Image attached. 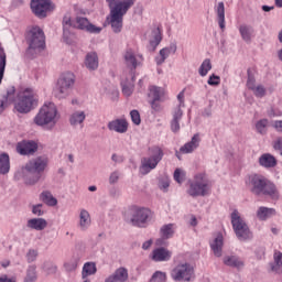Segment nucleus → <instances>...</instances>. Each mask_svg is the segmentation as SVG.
<instances>
[{
    "instance_id": "obj_33",
    "label": "nucleus",
    "mask_w": 282,
    "mask_h": 282,
    "mask_svg": "<svg viewBox=\"0 0 282 282\" xmlns=\"http://www.w3.org/2000/svg\"><path fill=\"white\" fill-rule=\"evenodd\" d=\"M131 79L127 80V79H122L121 82V87H122V94L123 96H131V94H133V83H135V75H130Z\"/></svg>"
},
{
    "instance_id": "obj_16",
    "label": "nucleus",
    "mask_w": 282,
    "mask_h": 282,
    "mask_svg": "<svg viewBox=\"0 0 282 282\" xmlns=\"http://www.w3.org/2000/svg\"><path fill=\"white\" fill-rule=\"evenodd\" d=\"M149 98L152 99V101L150 102L152 109H154V111H159L160 110V100H162V96H164V88L158 87V86H151L149 88Z\"/></svg>"
},
{
    "instance_id": "obj_12",
    "label": "nucleus",
    "mask_w": 282,
    "mask_h": 282,
    "mask_svg": "<svg viewBox=\"0 0 282 282\" xmlns=\"http://www.w3.org/2000/svg\"><path fill=\"white\" fill-rule=\"evenodd\" d=\"M131 224L132 226H138L139 228H143L144 224L149 221V217H151V212L149 208L144 207H132L131 208Z\"/></svg>"
},
{
    "instance_id": "obj_60",
    "label": "nucleus",
    "mask_w": 282,
    "mask_h": 282,
    "mask_svg": "<svg viewBox=\"0 0 282 282\" xmlns=\"http://www.w3.org/2000/svg\"><path fill=\"white\" fill-rule=\"evenodd\" d=\"M177 100L180 101V105L177 107H180V109H182V107L184 106V91H181L177 95Z\"/></svg>"
},
{
    "instance_id": "obj_53",
    "label": "nucleus",
    "mask_w": 282,
    "mask_h": 282,
    "mask_svg": "<svg viewBox=\"0 0 282 282\" xmlns=\"http://www.w3.org/2000/svg\"><path fill=\"white\" fill-rule=\"evenodd\" d=\"M273 149L275 151H280V154L282 155V137H279L274 142H273Z\"/></svg>"
},
{
    "instance_id": "obj_59",
    "label": "nucleus",
    "mask_w": 282,
    "mask_h": 282,
    "mask_svg": "<svg viewBox=\"0 0 282 282\" xmlns=\"http://www.w3.org/2000/svg\"><path fill=\"white\" fill-rule=\"evenodd\" d=\"M0 282H17V279L9 278L8 275L3 274L0 276Z\"/></svg>"
},
{
    "instance_id": "obj_63",
    "label": "nucleus",
    "mask_w": 282,
    "mask_h": 282,
    "mask_svg": "<svg viewBox=\"0 0 282 282\" xmlns=\"http://www.w3.org/2000/svg\"><path fill=\"white\" fill-rule=\"evenodd\" d=\"M164 239H165L164 237H162L161 239H158L155 242L156 246H164Z\"/></svg>"
},
{
    "instance_id": "obj_23",
    "label": "nucleus",
    "mask_w": 282,
    "mask_h": 282,
    "mask_svg": "<svg viewBox=\"0 0 282 282\" xmlns=\"http://www.w3.org/2000/svg\"><path fill=\"white\" fill-rule=\"evenodd\" d=\"M210 248L215 257H221V250L224 248V236L218 234L214 241L210 242Z\"/></svg>"
},
{
    "instance_id": "obj_17",
    "label": "nucleus",
    "mask_w": 282,
    "mask_h": 282,
    "mask_svg": "<svg viewBox=\"0 0 282 282\" xmlns=\"http://www.w3.org/2000/svg\"><path fill=\"white\" fill-rule=\"evenodd\" d=\"M109 131H116V133H127L129 131V122L126 119H115L108 122Z\"/></svg>"
},
{
    "instance_id": "obj_8",
    "label": "nucleus",
    "mask_w": 282,
    "mask_h": 282,
    "mask_svg": "<svg viewBox=\"0 0 282 282\" xmlns=\"http://www.w3.org/2000/svg\"><path fill=\"white\" fill-rule=\"evenodd\" d=\"M39 105V97L32 90H25L20 95L19 101L15 104V109L19 113H29Z\"/></svg>"
},
{
    "instance_id": "obj_39",
    "label": "nucleus",
    "mask_w": 282,
    "mask_h": 282,
    "mask_svg": "<svg viewBox=\"0 0 282 282\" xmlns=\"http://www.w3.org/2000/svg\"><path fill=\"white\" fill-rule=\"evenodd\" d=\"M40 199H42V202L47 206H56V204H58V200L54 198L50 192H43L40 196Z\"/></svg>"
},
{
    "instance_id": "obj_64",
    "label": "nucleus",
    "mask_w": 282,
    "mask_h": 282,
    "mask_svg": "<svg viewBox=\"0 0 282 282\" xmlns=\"http://www.w3.org/2000/svg\"><path fill=\"white\" fill-rule=\"evenodd\" d=\"M191 226H197V218L195 216L192 217Z\"/></svg>"
},
{
    "instance_id": "obj_42",
    "label": "nucleus",
    "mask_w": 282,
    "mask_h": 282,
    "mask_svg": "<svg viewBox=\"0 0 282 282\" xmlns=\"http://www.w3.org/2000/svg\"><path fill=\"white\" fill-rule=\"evenodd\" d=\"M174 232L173 224L165 225L161 228V237H163V239H171Z\"/></svg>"
},
{
    "instance_id": "obj_13",
    "label": "nucleus",
    "mask_w": 282,
    "mask_h": 282,
    "mask_svg": "<svg viewBox=\"0 0 282 282\" xmlns=\"http://www.w3.org/2000/svg\"><path fill=\"white\" fill-rule=\"evenodd\" d=\"M31 9L35 17L40 19H45L48 12H52V1L51 0H32Z\"/></svg>"
},
{
    "instance_id": "obj_15",
    "label": "nucleus",
    "mask_w": 282,
    "mask_h": 282,
    "mask_svg": "<svg viewBox=\"0 0 282 282\" xmlns=\"http://www.w3.org/2000/svg\"><path fill=\"white\" fill-rule=\"evenodd\" d=\"M73 25L77 30H83L84 32H88L89 34H100L102 32V28L94 25L85 17H77Z\"/></svg>"
},
{
    "instance_id": "obj_29",
    "label": "nucleus",
    "mask_w": 282,
    "mask_h": 282,
    "mask_svg": "<svg viewBox=\"0 0 282 282\" xmlns=\"http://www.w3.org/2000/svg\"><path fill=\"white\" fill-rule=\"evenodd\" d=\"M239 33L242 41H245L246 43H251L252 37L254 36V29H252V26L242 24L239 26Z\"/></svg>"
},
{
    "instance_id": "obj_6",
    "label": "nucleus",
    "mask_w": 282,
    "mask_h": 282,
    "mask_svg": "<svg viewBox=\"0 0 282 282\" xmlns=\"http://www.w3.org/2000/svg\"><path fill=\"white\" fill-rule=\"evenodd\" d=\"M56 116H58V110L56 109V105L54 102L48 101L45 102L40 109L39 113L34 118L35 124L39 127H43L44 124H55Z\"/></svg>"
},
{
    "instance_id": "obj_7",
    "label": "nucleus",
    "mask_w": 282,
    "mask_h": 282,
    "mask_svg": "<svg viewBox=\"0 0 282 282\" xmlns=\"http://www.w3.org/2000/svg\"><path fill=\"white\" fill-rule=\"evenodd\" d=\"M171 279L176 282L195 281V268L188 262H181L172 269Z\"/></svg>"
},
{
    "instance_id": "obj_37",
    "label": "nucleus",
    "mask_w": 282,
    "mask_h": 282,
    "mask_svg": "<svg viewBox=\"0 0 282 282\" xmlns=\"http://www.w3.org/2000/svg\"><path fill=\"white\" fill-rule=\"evenodd\" d=\"M85 111H75L70 115L69 122L76 127V124H83V122H85Z\"/></svg>"
},
{
    "instance_id": "obj_26",
    "label": "nucleus",
    "mask_w": 282,
    "mask_h": 282,
    "mask_svg": "<svg viewBox=\"0 0 282 282\" xmlns=\"http://www.w3.org/2000/svg\"><path fill=\"white\" fill-rule=\"evenodd\" d=\"M182 116H184L182 108L176 107L173 111V119L171 122L173 133H177V131H180V120H182Z\"/></svg>"
},
{
    "instance_id": "obj_31",
    "label": "nucleus",
    "mask_w": 282,
    "mask_h": 282,
    "mask_svg": "<svg viewBox=\"0 0 282 282\" xmlns=\"http://www.w3.org/2000/svg\"><path fill=\"white\" fill-rule=\"evenodd\" d=\"M260 166L264 169H274L276 166V159L272 154H262L259 159Z\"/></svg>"
},
{
    "instance_id": "obj_44",
    "label": "nucleus",
    "mask_w": 282,
    "mask_h": 282,
    "mask_svg": "<svg viewBox=\"0 0 282 282\" xmlns=\"http://www.w3.org/2000/svg\"><path fill=\"white\" fill-rule=\"evenodd\" d=\"M36 281V267H29L26 278L24 282H34Z\"/></svg>"
},
{
    "instance_id": "obj_35",
    "label": "nucleus",
    "mask_w": 282,
    "mask_h": 282,
    "mask_svg": "<svg viewBox=\"0 0 282 282\" xmlns=\"http://www.w3.org/2000/svg\"><path fill=\"white\" fill-rule=\"evenodd\" d=\"M274 264L271 267L272 272H276L278 274L282 273V252L274 251L273 254Z\"/></svg>"
},
{
    "instance_id": "obj_11",
    "label": "nucleus",
    "mask_w": 282,
    "mask_h": 282,
    "mask_svg": "<svg viewBox=\"0 0 282 282\" xmlns=\"http://www.w3.org/2000/svg\"><path fill=\"white\" fill-rule=\"evenodd\" d=\"M75 76L74 73H64L61 75L57 82L58 93L57 98H67L69 96V89L74 87Z\"/></svg>"
},
{
    "instance_id": "obj_9",
    "label": "nucleus",
    "mask_w": 282,
    "mask_h": 282,
    "mask_svg": "<svg viewBox=\"0 0 282 282\" xmlns=\"http://www.w3.org/2000/svg\"><path fill=\"white\" fill-rule=\"evenodd\" d=\"M151 158H144L142 160V165L140 167V173L142 175H147L148 173H151L158 164L162 161V158H164V152H162V149L160 147H153L150 149Z\"/></svg>"
},
{
    "instance_id": "obj_21",
    "label": "nucleus",
    "mask_w": 282,
    "mask_h": 282,
    "mask_svg": "<svg viewBox=\"0 0 282 282\" xmlns=\"http://www.w3.org/2000/svg\"><path fill=\"white\" fill-rule=\"evenodd\" d=\"M199 142H202V139H199V134H194L191 142L185 143L181 149V153H193L197 147H199Z\"/></svg>"
},
{
    "instance_id": "obj_43",
    "label": "nucleus",
    "mask_w": 282,
    "mask_h": 282,
    "mask_svg": "<svg viewBox=\"0 0 282 282\" xmlns=\"http://www.w3.org/2000/svg\"><path fill=\"white\" fill-rule=\"evenodd\" d=\"M171 56V53L169 52L167 48H162L159 53V56L155 57V63L156 65H162L166 58Z\"/></svg>"
},
{
    "instance_id": "obj_48",
    "label": "nucleus",
    "mask_w": 282,
    "mask_h": 282,
    "mask_svg": "<svg viewBox=\"0 0 282 282\" xmlns=\"http://www.w3.org/2000/svg\"><path fill=\"white\" fill-rule=\"evenodd\" d=\"M151 281L164 282L166 281V273L162 271H156L153 275Z\"/></svg>"
},
{
    "instance_id": "obj_20",
    "label": "nucleus",
    "mask_w": 282,
    "mask_h": 282,
    "mask_svg": "<svg viewBox=\"0 0 282 282\" xmlns=\"http://www.w3.org/2000/svg\"><path fill=\"white\" fill-rule=\"evenodd\" d=\"M171 251L165 248H156L152 251V261H169L171 259Z\"/></svg>"
},
{
    "instance_id": "obj_47",
    "label": "nucleus",
    "mask_w": 282,
    "mask_h": 282,
    "mask_svg": "<svg viewBox=\"0 0 282 282\" xmlns=\"http://www.w3.org/2000/svg\"><path fill=\"white\" fill-rule=\"evenodd\" d=\"M207 84L210 85V87H217V85L221 84V77L213 74L209 76Z\"/></svg>"
},
{
    "instance_id": "obj_55",
    "label": "nucleus",
    "mask_w": 282,
    "mask_h": 282,
    "mask_svg": "<svg viewBox=\"0 0 282 282\" xmlns=\"http://www.w3.org/2000/svg\"><path fill=\"white\" fill-rule=\"evenodd\" d=\"M118 180H120V174H118V172H112L109 177L110 184H116Z\"/></svg>"
},
{
    "instance_id": "obj_27",
    "label": "nucleus",
    "mask_w": 282,
    "mask_h": 282,
    "mask_svg": "<svg viewBox=\"0 0 282 282\" xmlns=\"http://www.w3.org/2000/svg\"><path fill=\"white\" fill-rule=\"evenodd\" d=\"M85 66L90 72L98 69V54H96V52H91L86 55Z\"/></svg>"
},
{
    "instance_id": "obj_2",
    "label": "nucleus",
    "mask_w": 282,
    "mask_h": 282,
    "mask_svg": "<svg viewBox=\"0 0 282 282\" xmlns=\"http://www.w3.org/2000/svg\"><path fill=\"white\" fill-rule=\"evenodd\" d=\"M110 8V25L118 34L122 32V21L129 9L135 4V0H106Z\"/></svg>"
},
{
    "instance_id": "obj_5",
    "label": "nucleus",
    "mask_w": 282,
    "mask_h": 282,
    "mask_svg": "<svg viewBox=\"0 0 282 282\" xmlns=\"http://www.w3.org/2000/svg\"><path fill=\"white\" fill-rule=\"evenodd\" d=\"M26 43L29 44L28 54H41L45 50V33L39 26L32 28L26 35Z\"/></svg>"
},
{
    "instance_id": "obj_28",
    "label": "nucleus",
    "mask_w": 282,
    "mask_h": 282,
    "mask_svg": "<svg viewBox=\"0 0 282 282\" xmlns=\"http://www.w3.org/2000/svg\"><path fill=\"white\" fill-rule=\"evenodd\" d=\"M160 43H162V28L158 26L152 30L150 45L153 48V51H155Z\"/></svg>"
},
{
    "instance_id": "obj_41",
    "label": "nucleus",
    "mask_w": 282,
    "mask_h": 282,
    "mask_svg": "<svg viewBox=\"0 0 282 282\" xmlns=\"http://www.w3.org/2000/svg\"><path fill=\"white\" fill-rule=\"evenodd\" d=\"M212 69H213V64L210 63V59L207 58L202 63L198 69V74L199 76H207L208 72H210Z\"/></svg>"
},
{
    "instance_id": "obj_49",
    "label": "nucleus",
    "mask_w": 282,
    "mask_h": 282,
    "mask_svg": "<svg viewBox=\"0 0 282 282\" xmlns=\"http://www.w3.org/2000/svg\"><path fill=\"white\" fill-rule=\"evenodd\" d=\"M130 118H131L133 124L139 126L142 122V119L140 118V112L138 110H132L130 112Z\"/></svg>"
},
{
    "instance_id": "obj_57",
    "label": "nucleus",
    "mask_w": 282,
    "mask_h": 282,
    "mask_svg": "<svg viewBox=\"0 0 282 282\" xmlns=\"http://www.w3.org/2000/svg\"><path fill=\"white\" fill-rule=\"evenodd\" d=\"M4 69H6V55L2 56V66H0V85H1V80H3Z\"/></svg>"
},
{
    "instance_id": "obj_62",
    "label": "nucleus",
    "mask_w": 282,
    "mask_h": 282,
    "mask_svg": "<svg viewBox=\"0 0 282 282\" xmlns=\"http://www.w3.org/2000/svg\"><path fill=\"white\" fill-rule=\"evenodd\" d=\"M169 186H170V184H169V182L167 181H163L161 184H160V188H161V191H167L169 189Z\"/></svg>"
},
{
    "instance_id": "obj_1",
    "label": "nucleus",
    "mask_w": 282,
    "mask_h": 282,
    "mask_svg": "<svg viewBox=\"0 0 282 282\" xmlns=\"http://www.w3.org/2000/svg\"><path fill=\"white\" fill-rule=\"evenodd\" d=\"M48 164L50 159H47V156L32 159L22 167V172L15 174V180H21L22 177L25 184L34 186V184L40 182Z\"/></svg>"
},
{
    "instance_id": "obj_34",
    "label": "nucleus",
    "mask_w": 282,
    "mask_h": 282,
    "mask_svg": "<svg viewBox=\"0 0 282 282\" xmlns=\"http://www.w3.org/2000/svg\"><path fill=\"white\" fill-rule=\"evenodd\" d=\"M10 173V155L8 153L0 154V175Z\"/></svg>"
},
{
    "instance_id": "obj_14",
    "label": "nucleus",
    "mask_w": 282,
    "mask_h": 282,
    "mask_svg": "<svg viewBox=\"0 0 282 282\" xmlns=\"http://www.w3.org/2000/svg\"><path fill=\"white\" fill-rule=\"evenodd\" d=\"M126 67L130 69V76H135V69L142 63V55L135 54L133 50L128 48L123 55Z\"/></svg>"
},
{
    "instance_id": "obj_52",
    "label": "nucleus",
    "mask_w": 282,
    "mask_h": 282,
    "mask_svg": "<svg viewBox=\"0 0 282 282\" xmlns=\"http://www.w3.org/2000/svg\"><path fill=\"white\" fill-rule=\"evenodd\" d=\"M268 116H269V118H281L282 111L279 110V109L271 108V109L268 111Z\"/></svg>"
},
{
    "instance_id": "obj_58",
    "label": "nucleus",
    "mask_w": 282,
    "mask_h": 282,
    "mask_svg": "<svg viewBox=\"0 0 282 282\" xmlns=\"http://www.w3.org/2000/svg\"><path fill=\"white\" fill-rule=\"evenodd\" d=\"M164 48L167 50V53L175 54V52H177V44L172 43V44H170V46L164 47Z\"/></svg>"
},
{
    "instance_id": "obj_3",
    "label": "nucleus",
    "mask_w": 282,
    "mask_h": 282,
    "mask_svg": "<svg viewBox=\"0 0 282 282\" xmlns=\"http://www.w3.org/2000/svg\"><path fill=\"white\" fill-rule=\"evenodd\" d=\"M246 185L253 193V195H269L273 199L279 198V191H276V185L270 182L265 176L253 174L250 175Z\"/></svg>"
},
{
    "instance_id": "obj_46",
    "label": "nucleus",
    "mask_w": 282,
    "mask_h": 282,
    "mask_svg": "<svg viewBox=\"0 0 282 282\" xmlns=\"http://www.w3.org/2000/svg\"><path fill=\"white\" fill-rule=\"evenodd\" d=\"M66 272H74L78 268V260L73 259L64 263Z\"/></svg>"
},
{
    "instance_id": "obj_40",
    "label": "nucleus",
    "mask_w": 282,
    "mask_h": 282,
    "mask_svg": "<svg viewBox=\"0 0 282 282\" xmlns=\"http://www.w3.org/2000/svg\"><path fill=\"white\" fill-rule=\"evenodd\" d=\"M268 124H270V121L268 119H260L256 123V130L261 134L265 135L268 133Z\"/></svg>"
},
{
    "instance_id": "obj_38",
    "label": "nucleus",
    "mask_w": 282,
    "mask_h": 282,
    "mask_svg": "<svg viewBox=\"0 0 282 282\" xmlns=\"http://www.w3.org/2000/svg\"><path fill=\"white\" fill-rule=\"evenodd\" d=\"M224 263L225 265H229L230 268H243V261L235 256L225 257Z\"/></svg>"
},
{
    "instance_id": "obj_45",
    "label": "nucleus",
    "mask_w": 282,
    "mask_h": 282,
    "mask_svg": "<svg viewBox=\"0 0 282 282\" xmlns=\"http://www.w3.org/2000/svg\"><path fill=\"white\" fill-rule=\"evenodd\" d=\"M174 180L177 184H182L184 180H186V172L182 171L181 169H176L174 171Z\"/></svg>"
},
{
    "instance_id": "obj_36",
    "label": "nucleus",
    "mask_w": 282,
    "mask_h": 282,
    "mask_svg": "<svg viewBox=\"0 0 282 282\" xmlns=\"http://www.w3.org/2000/svg\"><path fill=\"white\" fill-rule=\"evenodd\" d=\"M96 263L94 262H86L83 267L82 271V278L87 279V276H91L93 274H96Z\"/></svg>"
},
{
    "instance_id": "obj_51",
    "label": "nucleus",
    "mask_w": 282,
    "mask_h": 282,
    "mask_svg": "<svg viewBox=\"0 0 282 282\" xmlns=\"http://www.w3.org/2000/svg\"><path fill=\"white\" fill-rule=\"evenodd\" d=\"M36 257H39L37 250L31 249L26 253V259H28L29 263H32V261H36Z\"/></svg>"
},
{
    "instance_id": "obj_25",
    "label": "nucleus",
    "mask_w": 282,
    "mask_h": 282,
    "mask_svg": "<svg viewBox=\"0 0 282 282\" xmlns=\"http://www.w3.org/2000/svg\"><path fill=\"white\" fill-rule=\"evenodd\" d=\"M26 226L32 230H45L47 228V220L45 218L29 219Z\"/></svg>"
},
{
    "instance_id": "obj_22",
    "label": "nucleus",
    "mask_w": 282,
    "mask_h": 282,
    "mask_svg": "<svg viewBox=\"0 0 282 282\" xmlns=\"http://www.w3.org/2000/svg\"><path fill=\"white\" fill-rule=\"evenodd\" d=\"M247 87L253 91L256 98H263V96H265V87L263 85L256 86L253 78H248Z\"/></svg>"
},
{
    "instance_id": "obj_4",
    "label": "nucleus",
    "mask_w": 282,
    "mask_h": 282,
    "mask_svg": "<svg viewBox=\"0 0 282 282\" xmlns=\"http://www.w3.org/2000/svg\"><path fill=\"white\" fill-rule=\"evenodd\" d=\"M212 187L213 185L206 173H197L194 175V180L188 181L187 194L191 197H206L210 193Z\"/></svg>"
},
{
    "instance_id": "obj_24",
    "label": "nucleus",
    "mask_w": 282,
    "mask_h": 282,
    "mask_svg": "<svg viewBox=\"0 0 282 282\" xmlns=\"http://www.w3.org/2000/svg\"><path fill=\"white\" fill-rule=\"evenodd\" d=\"M216 14L220 30H226V7L224 2H219L216 7Z\"/></svg>"
},
{
    "instance_id": "obj_18",
    "label": "nucleus",
    "mask_w": 282,
    "mask_h": 282,
    "mask_svg": "<svg viewBox=\"0 0 282 282\" xmlns=\"http://www.w3.org/2000/svg\"><path fill=\"white\" fill-rule=\"evenodd\" d=\"M36 149V143L33 141H22L17 145V151L20 153V155H30L35 153Z\"/></svg>"
},
{
    "instance_id": "obj_19",
    "label": "nucleus",
    "mask_w": 282,
    "mask_h": 282,
    "mask_svg": "<svg viewBox=\"0 0 282 282\" xmlns=\"http://www.w3.org/2000/svg\"><path fill=\"white\" fill-rule=\"evenodd\" d=\"M129 279V271L126 268H119L115 273L108 276L105 282H127Z\"/></svg>"
},
{
    "instance_id": "obj_30",
    "label": "nucleus",
    "mask_w": 282,
    "mask_h": 282,
    "mask_svg": "<svg viewBox=\"0 0 282 282\" xmlns=\"http://www.w3.org/2000/svg\"><path fill=\"white\" fill-rule=\"evenodd\" d=\"M274 215H276V209L274 208L259 207L257 210V217L260 221H265L270 217H274Z\"/></svg>"
},
{
    "instance_id": "obj_10",
    "label": "nucleus",
    "mask_w": 282,
    "mask_h": 282,
    "mask_svg": "<svg viewBox=\"0 0 282 282\" xmlns=\"http://www.w3.org/2000/svg\"><path fill=\"white\" fill-rule=\"evenodd\" d=\"M231 225L240 241H246V239H250V237H252L250 228H248V225L243 218H241L238 210H234L231 213Z\"/></svg>"
},
{
    "instance_id": "obj_54",
    "label": "nucleus",
    "mask_w": 282,
    "mask_h": 282,
    "mask_svg": "<svg viewBox=\"0 0 282 282\" xmlns=\"http://www.w3.org/2000/svg\"><path fill=\"white\" fill-rule=\"evenodd\" d=\"M272 127L278 133H282V120L273 121Z\"/></svg>"
},
{
    "instance_id": "obj_50",
    "label": "nucleus",
    "mask_w": 282,
    "mask_h": 282,
    "mask_svg": "<svg viewBox=\"0 0 282 282\" xmlns=\"http://www.w3.org/2000/svg\"><path fill=\"white\" fill-rule=\"evenodd\" d=\"M56 265L52 262H46L44 264V271L46 272V274H56Z\"/></svg>"
},
{
    "instance_id": "obj_61",
    "label": "nucleus",
    "mask_w": 282,
    "mask_h": 282,
    "mask_svg": "<svg viewBox=\"0 0 282 282\" xmlns=\"http://www.w3.org/2000/svg\"><path fill=\"white\" fill-rule=\"evenodd\" d=\"M151 246H153V240H148V241L143 242L142 249L149 250L151 248Z\"/></svg>"
},
{
    "instance_id": "obj_32",
    "label": "nucleus",
    "mask_w": 282,
    "mask_h": 282,
    "mask_svg": "<svg viewBox=\"0 0 282 282\" xmlns=\"http://www.w3.org/2000/svg\"><path fill=\"white\" fill-rule=\"evenodd\" d=\"M91 226V216L87 209H82L79 213V227L82 230H87Z\"/></svg>"
},
{
    "instance_id": "obj_56",
    "label": "nucleus",
    "mask_w": 282,
    "mask_h": 282,
    "mask_svg": "<svg viewBox=\"0 0 282 282\" xmlns=\"http://www.w3.org/2000/svg\"><path fill=\"white\" fill-rule=\"evenodd\" d=\"M41 208H43V205H35L33 206L32 213L33 215H37L39 217H41V215H43V212L41 210Z\"/></svg>"
}]
</instances>
